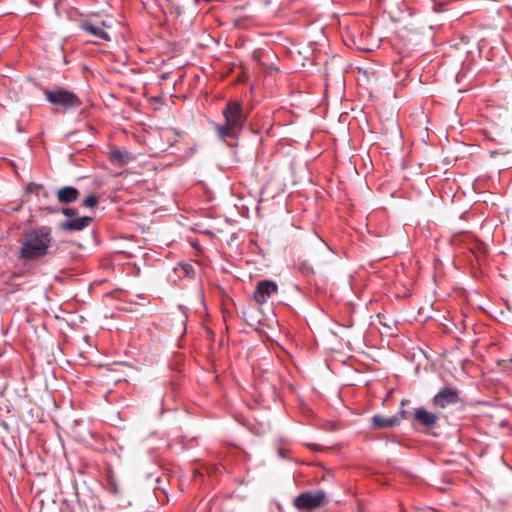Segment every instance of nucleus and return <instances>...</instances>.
<instances>
[{
  "mask_svg": "<svg viewBox=\"0 0 512 512\" xmlns=\"http://www.w3.org/2000/svg\"><path fill=\"white\" fill-rule=\"evenodd\" d=\"M400 415L403 419H410V420L412 419V416H413V414H411L409 411L404 410V409L400 410Z\"/></svg>",
  "mask_w": 512,
  "mask_h": 512,
  "instance_id": "obj_17",
  "label": "nucleus"
},
{
  "mask_svg": "<svg viewBox=\"0 0 512 512\" xmlns=\"http://www.w3.org/2000/svg\"><path fill=\"white\" fill-rule=\"evenodd\" d=\"M52 229L48 226H40L25 234L19 251V259L35 261L49 254L53 244Z\"/></svg>",
  "mask_w": 512,
  "mask_h": 512,
  "instance_id": "obj_2",
  "label": "nucleus"
},
{
  "mask_svg": "<svg viewBox=\"0 0 512 512\" xmlns=\"http://www.w3.org/2000/svg\"><path fill=\"white\" fill-rule=\"evenodd\" d=\"M109 160L114 164L124 166L130 162L131 157L126 151H123L119 148H114L109 152Z\"/></svg>",
  "mask_w": 512,
  "mask_h": 512,
  "instance_id": "obj_12",
  "label": "nucleus"
},
{
  "mask_svg": "<svg viewBox=\"0 0 512 512\" xmlns=\"http://www.w3.org/2000/svg\"><path fill=\"white\" fill-rule=\"evenodd\" d=\"M327 496L323 490L300 493L293 501L294 506L300 511H311L327 503Z\"/></svg>",
  "mask_w": 512,
  "mask_h": 512,
  "instance_id": "obj_4",
  "label": "nucleus"
},
{
  "mask_svg": "<svg viewBox=\"0 0 512 512\" xmlns=\"http://www.w3.org/2000/svg\"><path fill=\"white\" fill-rule=\"evenodd\" d=\"M223 123H215L214 129L220 140L234 146L246 123V116L243 113L242 104L239 101H228L222 111Z\"/></svg>",
  "mask_w": 512,
  "mask_h": 512,
  "instance_id": "obj_1",
  "label": "nucleus"
},
{
  "mask_svg": "<svg viewBox=\"0 0 512 512\" xmlns=\"http://www.w3.org/2000/svg\"><path fill=\"white\" fill-rule=\"evenodd\" d=\"M99 202V199L96 195H89L87 196L83 202H82V205L85 206V207H88V208H93L95 207Z\"/></svg>",
  "mask_w": 512,
  "mask_h": 512,
  "instance_id": "obj_13",
  "label": "nucleus"
},
{
  "mask_svg": "<svg viewBox=\"0 0 512 512\" xmlns=\"http://www.w3.org/2000/svg\"><path fill=\"white\" fill-rule=\"evenodd\" d=\"M278 292V286L274 281L261 280L257 283L253 298L256 303L264 304L269 298Z\"/></svg>",
  "mask_w": 512,
  "mask_h": 512,
  "instance_id": "obj_8",
  "label": "nucleus"
},
{
  "mask_svg": "<svg viewBox=\"0 0 512 512\" xmlns=\"http://www.w3.org/2000/svg\"><path fill=\"white\" fill-rule=\"evenodd\" d=\"M43 93L49 103L60 106L65 110L76 109L82 105V101L74 92L61 87L53 90L44 89Z\"/></svg>",
  "mask_w": 512,
  "mask_h": 512,
  "instance_id": "obj_3",
  "label": "nucleus"
},
{
  "mask_svg": "<svg viewBox=\"0 0 512 512\" xmlns=\"http://www.w3.org/2000/svg\"><path fill=\"white\" fill-rule=\"evenodd\" d=\"M183 270L187 276H191L192 274H194V269L189 264L183 265Z\"/></svg>",
  "mask_w": 512,
  "mask_h": 512,
  "instance_id": "obj_16",
  "label": "nucleus"
},
{
  "mask_svg": "<svg viewBox=\"0 0 512 512\" xmlns=\"http://www.w3.org/2000/svg\"><path fill=\"white\" fill-rule=\"evenodd\" d=\"M79 195V190L73 186H64L56 193L57 200L61 204L73 203L78 199Z\"/></svg>",
  "mask_w": 512,
  "mask_h": 512,
  "instance_id": "obj_10",
  "label": "nucleus"
},
{
  "mask_svg": "<svg viewBox=\"0 0 512 512\" xmlns=\"http://www.w3.org/2000/svg\"><path fill=\"white\" fill-rule=\"evenodd\" d=\"M62 213L63 215L69 217L70 219L78 217V212L75 208H63Z\"/></svg>",
  "mask_w": 512,
  "mask_h": 512,
  "instance_id": "obj_14",
  "label": "nucleus"
},
{
  "mask_svg": "<svg viewBox=\"0 0 512 512\" xmlns=\"http://www.w3.org/2000/svg\"><path fill=\"white\" fill-rule=\"evenodd\" d=\"M461 401L459 391L451 387H443L432 398V404L436 408L444 409L449 405H455Z\"/></svg>",
  "mask_w": 512,
  "mask_h": 512,
  "instance_id": "obj_7",
  "label": "nucleus"
},
{
  "mask_svg": "<svg viewBox=\"0 0 512 512\" xmlns=\"http://www.w3.org/2000/svg\"><path fill=\"white\" fill-rule=\"evenodd\" d=\"M104 27H107L104 21L97 24L90 20H82L79 23L80 30L92 36L94 38L92 42L95 44L109 42L111 40L110 35L104 30Z\"/></svg>",
  "mask_w": 512,
  "mask_h": 512,
  "instance_id": "obj_6",
  "label": "nucleus"
},
{
  "mask_svg": "<svg viewBox=\"0 0 512 512\" xmlns=\"http://www.w3.org/2000/svg\"><path fill=\"white\" fill-rule=\"evenodd\" d=\"M439 417L436 413L427 410L425 407L414 409L411 419L413 428L419 431H430L439 427Z\"/></svg>",
  "mask_w": 512,
  "mask_h": 512,
  "instance_id": "obj_5",
  "label": "nucleus"
},
{
  "mask_svg": "<svg viewBox=\"0 0 512 512\" xmlns=\"http://www.w3.org/2000/svg\"><path fill=\"white\" fill-rule=\"evenodd\" d=\"M400 424L398 416L385 417L380 414H376L372 417L373 429H383L388 427H395Z\"/></svg>",
  "mask_w": 512,
  "mask_h": 512,
  "instance_id": "obj_11",
  "label": "nucleus"
},
{
  "mask_svg": "<svg viewBox=\"0 0 512 512\" xmlns=\"http://www.w3.org/2000/svg\"><path fill=\"white\" fill-rule=\"evenodd\" d=\"M42 188H43V186L40 185V184L30 183L27 186V191L30 192V193H34V192H37L39 189H42Z\"/></svg>",
  "mask_w": 512,
  "mask_h": 512,
  "instance_id": "obj_15",
  "label": "nucleus"
},
{
  "mask_svg": "<svg viewBox=\"0 0 512 512\" xmlns=\"http://www.w3.org/2000/svg\"><path fill=\"white\" fill-rule=\"evenodd\" d=\"M92 218L88 216H78L72 219H67L60 223V228L64 231H81L88 227L92 222Z\"/></svg>",
  "mask_w": 512,
  "mask_h": 512,
  "instance_id": "obj_9",
  "label": "nucleus"
}]
</instances>
